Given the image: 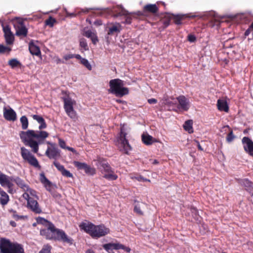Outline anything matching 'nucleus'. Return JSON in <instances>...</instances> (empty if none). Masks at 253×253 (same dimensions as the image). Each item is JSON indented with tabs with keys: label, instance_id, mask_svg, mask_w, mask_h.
<instances>
[{
	"label": "nucleus",
	"instance_id": "42",
	"mask_svg": "<svg viewBox=\"0 0 253 253\" xmlns=\"http://www.w3.org/2000/svg\"><path fill=\"white\" fill-rule=\"evenodd\" d=\"M186 17L191 18H196V17H198L199 18H203V15H202L200 14H199L197 12H195V13H190L187 14Z\"/></svg>",
	"mask_w": 253,
	"mask_h": 253
},
{
	"label": "nucleus",
	"instance_id": "19",
	"mask_svg": "<svg viewBox=\"0 0 253 253\" xmlns=\"http://www.w3.org/2000/svg\"><path fill=\"white\" fill-rule=\"evenodd\" d=\"M29 50L30 53L37 56H41V52L40 47L36 45L33 41L29 43Z\"/></svg>",
	"mask_w": 253,
	"mask_h": 253
},
{
	"label": "nucleus",
	"instance_id": "32",
	"mask_svg": "<svg viewBox=\"0 0 253 253\" xmlns=\"http://www.w3.org/2000/svg\"><path fill=\"white\" fill-rule=\"evenodd\" d=\"M8 65L12 68H14L21 65L20 62L16 59H11L8 61Z\"/></svg>",
	"mask_w": 253,
	"mask_h": 253
},
{
	"label": "nucleus",
	"instance_id": "22",
	"mask_svg": "<svg viewBox=\"0 0 253 253\" xmlns=\"http://www.w3.org/2000/svg\"><path fill=\"white\" fill-rule=\"evenodd\" d=\"M141 137L143 142L147 145H151L153 143L157 142L155 138L147 133H143Z\"/></svg>",
	"mask_w": 253,
	"mask_h": 253
},
{
	"label": "nucleus",
	"instance_id": "26",
	"mask_svg": "<svg viewBox=\"0 0 253 253\" xmlns=\"http://www.w3.org/2000/svg\"><path fill=\"white\" fill-rule=\"evenodd\" d=\"M0 202L1 205H5L9 201L8 195L3 190L0 189Z\"/></svg>",
	"mask_w": 253,
	"mask_h": 253
},
{
	"label": "nucleus",
	"instance_id": "58",
	"mask_svg": "<svg viewBox=\"0 0 253 253\" xmlns=\"http://www.w3.org/2000/svg\"><path fill=\"white\" fill-rule=\"evenodd\" d=\"M94 33L92 32L90 30H87L84 32V36L87 38H90Z\"/></svg>",
	"mask_w": 253,
	"mask_h": 253
},
{
	"label": "nucleus",
	"instance_id": "13",
	"mask_svg": "<svg viewBox=\"0 0 253 253\" xmlns=\"http://www.w3.org/2000/svg\"><path fill=\"white\" fill-rule=\"evenodd\" d=\"M107 36L106 39H108L109 36H113L115 34H118L122 30V26L119 23H111L108 25Z\"/></svg>",
	"mask_w": 253,
	"mask_h": 253
},
{
	"label": "nucleus",
	"instance_id": "15",
	"mask_svg": "<svg viewBox=\"0 0 253 253\" xmlns=\"http://www.w3.org/2000/svg\"><path fill=\"white\" fill-rule=\"evenodd\" d=\"M16 29V35L19 37H26L28 34V29L24 24L23 21L18 22L17 25H15Z\"/></svg>",
	"mask_w": 253,
	"mask_h": 253
},
{
	"label": "nucleus",
	"instance_id": "51",
	"mask_svg": "<svg viewBox=\"0 0 253 253\" xmlns=\"http://www.w3.org/2000/svg\"><path fill=\"white\" fill-rule=\"evenodd\" d=\"M90 39H91L92 43L94 44H96V43L98 42V39L97 36L94 33V34H93L92 35V36L90 38Z\"/></svg>",
	"mask_w": 253,
	"mask_h": 253
},
{
	"label": "nucleus",
	"instance_id": "44",
	"mask_svg": "<svg viewBox=\"0 0 253 253\" xmlns=\"http://www.w3.org/2000/svg\"><path fill=\"white\" fill-rule=\"evenodd\" d=\"M51 247L46 245L44 246L42 250L39 253H50Z\"/></svg>",
	"mask_w": 253,
	"mask_h": 253
},
{
	"label": "nucleus",
	"instance_id": "37",
	"mask_svg": "<svg viewBox=\"0 0 253 253\" xmlns=\"http://www.w3.org/2000/svg\"><path fill=\"white\" fill-rule=\"evenodd\" d=\"M84 171L86 174L90 175H93L96 173L95 169L90 167L88 165L86 167V168L85 169Z\"/></svg>",
	"mask_w": 253,
	"mask_h": 253
},
{
	"label": "nucleus",
	"instance_id": "6",
	"mask_svg": "<svg viewBox=\"0 0 253 253\" xmlns=\"http://www.w3.org/2000/svg\"><path fill=\"white\" fill-rule=\"evenodd\" d=\"M126 128L125 125H122L121 132L117 139V145L120 150L125 154H128L131 149L128 141L126 138Z\"/></svg>",
	"mask_w": 253,
	"mask_h": 253
},
{
	"label": "nucleus",
	"instance_id": "48",
	"mask_svg": "<svg viewBox=\"0 0 253 253\" xmlns=\"http://www.w3.org/2000/svg\"><path fill=\"white\" fill-rule=\"evenodd\" d=\"M131 178L133 179H135V180H137L138 181H143V182H144V181H149V182H150V180H148V179H147L146 178H144L143 177H142L141 176H137L132 177Z\"/></svg>",
	"mask_w": 253,
	"mask_h": 253
},
{
	"label": "nucleus",
	"instance_id": "18",
	"mask_svg": "<svg viewBox=\"0 0 253 253\" xmlns=\"http://www.w3.org/2000/svg\"><path fill=\"white\" fill-rule=\"evenodd\" d=\"M13 180L12 177L3 174L0 171V184L1 186H6L8 188H10L13 185L12 181H13Z\"/></svg>",
	"mask_w": 253,
	"mask_h": 253
},
{
	"label": "nucleus",
	"instance_id": "62",
	"mask_svg": "<svg viewBox=\"0 0 253 253\" xmlns=\"http://www.w3.org/2000/svg\"><path fill=\"white\" fill-rule=\"evenodd\" d=\"M56 64L64 63V62L60 59L59 57H56L55 59Z\"/></svg>",
	"mask_w": 253,
	"mask_h": 253
},
{
	"label": "nucleus",
	"instance_id": "20",
	"mask_svg": "<svg viewBox=\"0 0 253 253\" xmlns=\"http://www.w3.org/2000/svg\"><path fill=\"white\" fill-rule=\"evenodd\" d=\"M178 101L179 108L185 111H187L189 109V102L187 99L183 95L179 96L177 98Z\"/></svg>",
	"mask_w": 253,
	"mask_h": 253
},
{
	"label": "nucleus",
	"instance_id": "21",
	"mask_svg": "<svg viewBox=\"0 0 253 253\" xmlns=\"http://www.w3.org/2000/svg\"><path fill=\"white\" fill-rule=\"evenodd\" d=\"M218 109L220 111H228L229 107L227 100L225 98L219 99L217 102Z\"/></svg>",
	"mask_w": 253,
	"mask_h": 253
},
{
	"label": "nucleus",
	"instance_id": "38",
	"mask_svg": "<svg viewBox=\"0 0 253 253\" xmlns=\"http://www.w3.org/2000/svg\"><path fill=\"white\" fill-rule=\"evenodd\" d=\"M41 180L46 187L47 186L50 187L51 183L45 177L43 174H41Z\"/></svg>",
	"mask_w": 253,
	"mask_h": 253
},
{
	"label": "nucleus",
	"instance_id": "56",
	"mask_svg": "<svg viewBox=\"0 0 253 253\" xmlns=\"http://www.w3.org/2000/svg\"><path fill=\"white\" fill-rule=\"evenodd\" d=\"M59 145L61 148L63 149H66L67 148L66 146L65 142L61 139H59Z\"/></svg>",
	"mask_w": 253,
	"mask_h": 253
},
{
	"label": "nucleus",
	"instance_id": "57",
	"mask_svg": "<svg viewBox=\"0 0 253 253\" xmlns=\"http://www.w3.org/2000/svg\"><path fill=\"white\" fill-rule=\"evenodd\" d=\"M188 40L189 42H193L196 41V38L193 35H189L188 36Z\"/></svg>",
	"mask_w": 253,
	"mask_h": 253
},
{
	"label": "nucleus",
	"instance_id": "34",
	"mask_svg": "<svg viewBox=\"0 0 253 253\" xmlns=\"http://www.w3.org/2000/svg\"><path fill=\"white\" fill-rule=\"evenodd\" d=\"M74 165L80 169H84V170L86 168L87 165L84 163H81L78 161L74 162Z\"/></svg>",
	"mask_w": 253,
	"mask_h": 253
},
{
	"label": "nucleus",
	"instance_id": "35",
	"mask_svg": "<svg viewBox=\"0 0 253 253\" xmlns=\"http://www.w3.org/2000/svg\"><path fill=\"white\" fill-rule=\"evenodd\" d=\"M22 124V127L23 129H26L28 126V121L27 118L25 116H22L20 119Z\"/></svg>",
	"mask_w": 253,
	"mask_h": 253
},
{
	"label": "nucleus",
	"instance_id": "4",
	"mask_svg": "<svg viewBox=\"0 0 253 253\" xmlns=\"http://www.w3.org/2000/svg\"><path fill=\"white\" fill-rule=\"evenodd\" d=\"M123 81L119 79H112L109 82L108 91L116 96H123L128 94V89L123 86Z\"/></svg>",
	"mask_w": 253,
	"mask_h": 253
},
{
	"label": "nucleus",
	"instance_id": "53",
	"mask_svg": "<svg viewBox=\"0 0 253 253\" xmlns=\"http://www.w3.org/2000/svg\"><path fill=\"white\" fill-rule=\"evenodd\" d=\"M125 16L126 18L125 23L126 24H130L131 23L132 19L131 16L129 15V13L128 12V14Z\"/></svg>",
	"mask_w": 253,
	"mask_h": 253
},
{
	"label": "nucleus",
	"instance_id": "11",
	"mask_svg": "<svg viewBox=\"0 0 253 253\" xmlns=\"http://www.w3.org/2000/svg\"><path fill=\"white\" fill-rule=\"evenodd\" d=\"M159 11V7L156 4H147L143 7L142 11H138L137 15L138 16H146L147 13L156 14Z\"/></svg>",
	"mask_w": 253,
	"mask_h": 253
},
{
	"label": "nucleus",
	"instance_id": "43",
	"mask_svg": "<svg viewBox=\"0 0 253 253\" xmlns=\"http://www.w3.org/2000/svg\"><path fill=\"white\" fill-rule=\"evenodd\" d=\"M251 32H252V38L253 39V22L250 25L249 28L245 31L244 33L245 36L247 37L249 36Z\"/></svg>",
	"mask_w": 253,
	"mask_h": 253
},
{
	"label": "nucleus",
	"instance_id": "7",
	"mask_svg": "<svg viewBox=\"0 0 253 253\" xmlns=\"http://www.w3.org/2000/svg\"><path fill=\"white\" fill-rule=\"evenodd\" d=\"M28 198H24L27 201V207L36 213H41L42 209L37 202L38 197L36 191H34L33 195L28 194Z\"/></svg>",
	"mask_w": 253,
	"mask_h": 253
},
{
	"label": "nucleus",
	"instance_id": "28",
	"mask_svg": "<svg viewBox=\"0 0 253 253\" xmlns=\"http://www.w3.org/2000/svg\"><path fill=\"white\" fill-rule=\"evenodd\" d=\"M33 118L41 124V125L39 127L40 129L45 128L46 127V125L42 117L38 115H34Z\"/></svg>",
	"mask_w": 253,
	"mask_h": 253
},
{
	"label": "nucleus",
	"instance_id": "23",
	"mask_svg": "<svg viewBox=\"0 0 253 253\" xmlns=\"http://www.w3.org/2000/svg\"><path fill=\"white\" fill-rule=\"evenodd\" d=\"M112 12L114 13V17H118L120 16L126 15L128 14V11L121 6L114 7Z\"/></svg>",
	"mask_w": 253,
	"mask_h": 253
},
{
	"label": "nucleus",
	"instance_id": "49",
	"mask_svg": "<svg viewBox=\"0 0 253 253\" xmlns=\"http://www.w3.org/2000/svg\"><path fill=\"white\" fill-rule=\"evenodd\" d=\"M54 165L55 166V167L61 172H62V171L65 169L63 166L60 165L59 163L57 162H54Z\"/></svg>",
	"mask_w": 253,
	"mask_h": 253
},
{
	"label": "nucleus",
	"instance_id": "9",
	"mask_svg": "<svg viewBox=\"0 0 253 253\" xmlns=\"http://www.w3.org/2000/svg\"><path fill=\"white\" fill-rule=\"evenodd\" d=\"M21 154L23 159L27 161L30 165L35 167L39 166L36 158L25 148L23 147L21 148Z\"/></svg>",
	"mask_w": 253,
	"mask_h": 253
},
{
	"label": "nucleus",
	"instance_id": "17",
	"mask_svg": "<svg viewBox=\"0 0 253 253\" xmlns=\"http://www.w3.org/2000/svg\"><path fill=\"white\" fill-rule=\"evenodd\" d=\"M5 42L8 44H12L13 43L14 37L11 31L10 28L6 26L3 28Z\"/></svg>",
	"mask_w": 253,
	"mask_h": 253
},
{
	"label": "nucleus",
	"instance_id": "5",
	"mask_svg": "<svg viewBox=\"0 0 253 253\" xmlns=\"http://www.w3.org/2000/svg\"><path fill=\"white\" fill-rule=\"evenodd\" d=\"M0 248L2 253H24L21 245L12 243L9 240L1 239Z\"/></svg>",
	"mask_w": 253,
	"mask_h": 253
},
{
	"label": "nucleus",
	"instance_id": "2",
	"mask_svg": "<svg viewBox=\"0 0 253 253\" xmlns=\"http://www.w3.org/2000/svg\"><path fill=\"white\" fill-rule=\"evenodd\" d=\"M37 220L38 223L45 226L44 229L41 230V235L44 236L47 239H54L71 243V240L67 237L63 231L56 229L52 223L43 218L39 217Z\"/></svg>",
	"mask_w": 253,
	"mask_h": 253
},
{
	"label": "nucleus",
	"instance_id": "3",
	"mask_svg": "<svg viewBox=\"0 0 253 253\" xmlns=\"http://www.w3.org/2000/svg\"><path fill=\"white\" fill-rule=\"evenodd\" d=\"M81 229L89 234L92 238H100L110 233V229L103 224L95 225L91 223H83L80 225Z\"/></svg>",
	"mask_w": 253,
	"mask_h": 253
},
{
	"label": "nucleus",
	"instance_id": "25",
	"mask_svg": "<svg viewBox=\"0 0 253 253\" xmlns=\"http://www.w3.org/2000/svg\"><path fill=\"white\" fill-rule=\"evenodd\" d=\"M3 117L9 121H14L17 118L15 112H4Z\"/></svg>",
	"mask_w": 253,
	"mask_h": 253
},
{
	"label": "nucleus",
	"instance_id": "64",
	"mask_svg": "<svg viewBox=\"0 0 253 253\" xmlns=\"http://www.w3.org/2000/svg\"><path fill=\"white\" fill-rule=\"evenodd\" d=\"M94 24L96 26H100L102 24V21L100 20H97L94 21Z\"/></svg>",
	"mask_w": 253,
	"mask_h": 253
},
{
	"label": "nucleus",
	"instance_id": "14",
	"mask_svg": "<svg viewBox=\"0 0 253 253\" xmlns=\"http://www.w3.org/2000/svg\"><path fill=\"white\" fill-rule=\"evenodd\" d=\"M242 142L245 152L251 156L253 157V141L248 137H244L242 138Z\"/></svg>",
	"mask_w": 253,
	"mask_h": 253
},
{
	"label": "nucleus",
	"instance_id": "10",
	"mask_svg": "<svg viewBox=\"0 0 253 253\" xmlns=\"http://www.w3.org/2000/svg\"><path fill=\"white\" fill-rule=\"evenodd\" d=\"M13 181H15L17 185L24 191V193L23 194V198H28V197H29L28 194L33 195L34 190L30 188L23 180L19 177H16L14 179Z\"/></svg>",
	"mask_w": 253,
	"mask_h": 253
},
{
	"label": "nucleus",
	"instance_id": "46",
	"mask_svg": "<svg viewBox=\"0 0 253 253\" xmlns=\"http://www.w3.org/2000/svg\"><path fill=\"white\" fill-rule=\"evenodd\" d=\"M114 243H109L103 245V248L107 251L111 249H114Z\"/></svg>",
	"mask_w": 253,
	"mask_h": 253
},
{
	"label": "nucleus",
	"instance_id": "59",
	"mask_svg": "<svg viewBox=\"0 0 253 253\" xmlns=\"http://www.w3.org/2000/svg\"><path fill=\"white\" fill-rule=\"evenodd\" d=\"M123 245L119 243H114V250L122 249L123 248Z\"/></svg>",
	"mask_w": 253,
	"mask_h": 253
},
{
	"label": "nucleus",
	"instance_id": "36",
	"mask_svg": "<svg viewBox=\"0 0 253 253\" xmlns=\"http://www.w3.org/2000/svg\"><path fill=\"white\" fill-rule=\"evenodd\" d=\"M81 64L85 67L88 70L90 71L92 69V67L88 61L85 59H82V61H80Z\"/></svg>",
	"mask_w": 253,
	"mask_h": 253
},
{
	"label": "nucleus",
	"instance_id": "39",
	"mask_svg": "<svg viewBox=\"0 0 253 253\" xmlns=\"http://www.w3.org/2000/svg\"><path fill=\"white\" fill-rule=\"evenodd\" d=\"M56 22V20L50 16L45 21V24L46 25L49 26L50 27L53 26L54 24Z\"/></svg>",
	"mask_w": 253,
	"mask_h": 253
},
{
	"label": "nucleus",
	"instance_id": "63",
	"mask_svg": "<svg viewBox=\"0 0 253 253\" xmlns=\"http://www.w3.org/2000/svg\"><path fill=\"white\" fill-rule=\"evenodd\" d=\"M74 58H76V59L80 60V61H82V59L84 58L82 57V56L80 54H74Z\"/></svg>",
	"mask_w": 253,
	"mask_h": 253
},
{
	"label": "nucleus",
	"instance_id": "8",
	"mask_svg": "<svg viewBox=\"0 0 253 253\" xmlns=\"http://www.w3.org/2000/svg\"><path fill=\"white\" fill-rule=\"evenodd\" d=\"M171 19V15L166 13L161 16L160 20L157 23H151V24L152 26L157 25L159 31H162L169 25Z\"/></svg>",
	"mask_w": 253,
	"mask_h": 253
},
{
	"label": "nucleus",
	"instance_id": "27",
	"mask_svg": "<svg viewBox=\"0 0 253 253\" xmlns=\"http://www.w3.org/2000/svg\"><path fill=\"white\" fill-rule=\"evenodd\" d=\"M193 121L191 120L186 121L183 125V128L185 130L188 132L189 133L193 132V129L192 127Z\"/></svg>",
	"mask_w": 253,
	"mask_h": 253
},
{
	"label": "nucleus",
	"instance_id": "30",
	"mask_svg": "<svg viewBox=\"0 0 253 253\" xmlns=\"http://www.w3.org/2000/svg\"><path fill=\"white\" fill-rule=\"evenodd\" d=\"M145 205L143 203H137V204L134 207V211L139 215L143 214L142 209H143Z\"/></svg>",
	"mask_w": 253,
	"mask_h": 253
},
{
	"label": "nucleus",
	"instance_id": "1",
	"mask_svg": "<svg viewBox=\"0 0 253 253\" xmlns=\"http://www.w3.org/2000/svg\"><path fill=\"white\" fill-rule=\"evenodd\" d=\"M48 135V132L43 130H29L22 131L20 134L25 144L29 146L35 153L38 152L39 145L43 143Z\"/></svg>",
	"mask_w": 253,
	"mask_h": 253
},
{
	"label": "nucleus",
	"instance_id": "24",
	"mask_svg": "<svg viewBox=\"0 0 253 253\" xmlns=\"http://www.w3.org/2000/svg\"><path fill=\"white\" fill-rule=\"evenodd\" d=\"M64 103L65 111H73L74 101L70 97L67 96L64 98Z\"/></svg>",
	"mask_w": 253,
	"mask_h": 253
},
{
	"label": "nucleus",
	"instance_id": "52",
	"mask_svg": "<svg viewBox=\"0 0 253 253\" xmlns=\"http://www.w3.org/2000/svg\"><path fill=\"white\" fill-rule=\"evenodd\" d=\"M191 211H192V213L194 214V215H195V218L196 220L200 221L201 217L197 215V212H198L197 210L196 209L194 208V209H192Z\"/></svg>",
	"mask_w": 253,
	"mask_h": 253
},
{
	"label": "nucleus",
	"instance_id": "50",
	"mask_svg": "<svg viewBox=\"0 0 253 253\" xmlns=\"http://www.w3.org/2000/svg\"><path fill=\"white\" fill-rule=\"evenodd\" d=\"M62 174L65 176L68 177H72L73 174L70 173V172L65 169L61 172Z\"/></svg>",
	"mask_w": 253,
	"mask_h": 253
},
{
	"label": "nucleus",
	"instance_id": "47",
	"mask_svg": "<svg viewBox=\"0 0 253 253\" xmlns=\"http://www.w3.org/2000/svg\"><path fill=\"white\" fill-rule=\"evenodd\" d=\"M66 113L67 115L74 121L77 119L78 117L76 112H66Z\"/></svg>",
	"mask_w": 253,
	"mask_h": 253
},
{
	"label": "nucleus",
	"instance_id": "29",
	"mask_svg": "<svg viewBox=\"0 0 253 253\" xmlns=\"http://www.w3.org/2000/svg\"><path fill=\"white\" fill-rule=\"evenodd\" d=\"M103 177L109 180H114L118 178L117 175L114 173V172L112 169L109 172L106 173H105Z\"/></svg>",
	"mask_w": 253,
	"mask_h": 253
},
{
	"label": "nucleus",
	"instance_id": "33",
	"mask_svg": "<svg viewBox=\"0 0 253 253\" xmlns=\"http://www.w3.org/2000/svg\"><path fill=\"white\" fill-rule=\"evenodd\" d=\"M243 184L244 186L246 187L247 190L250 193L253 191V184L251 182H250L248 179H246L244 181Z\"/></svg>",
	"mask_w": 253,
	"mask_h": 253
},
{
	"label": "nucleus",
	"instance_id": "41",
	"mask_svg": "<svg viewBox=\"0 0 253 253\" xmlns=\"http://www.w3.org/2000/svg\"><path fill=\"white\" fill-rule=\"evenodd\" d=\"M11 49L7 46L0 44V53H4L5 52L9 53Z\"/></svg>",
	"mask_w": 253,
	"mask_h": 253
},
{
	"label": "nucleus",
	"instance_id": "45",
	"mask_svg": "<svg viewBox=\"0 0 253 253\" xmlns=\"http://www.w3.org/2000/svg\"><path fill=\"white\" fill-rule=\"evenodd\" d=\"M235 138L234 135L233 134V131L231 129L226 137V140L228 142H231Z\"/></svg>",
	"mask_w": 253,
	"mask_h": 253
},
{
	"label": "nucleus",
	"instance_id": "55",
	"mask_svg": "<svg viewBox=\"0 0 253 253\" xmlns=\"http://www.w3.org/2000/svg\"><path fill=\"white\" fill-rule=\"evenodd\" d=\"M74 58V54L70 53L65 54L63 56V59L65 60L66 61H68V60L70 59H72Z\"/></svg>",
	"mask_w": 253,
	"mask_h": 253
},
{
	"label": "nucleus",
	"instance_id": "54",
	"mask_svg": "<svg viewBox=\"0 0 253 253\" xmlns=\"http://www.w3.org/2000/svg\"><path fill=\"white\" fill-rule=\"evenodd\" d=\"M231 130L230 128L228 126H224L222 127V128L220 130L221 132L223 133V134L226 133L228 131H229Z\"/></svg>",
	"mask_w": 253,
	"mask_h": 253
},
{
	"label": "nucleus",
	"instance_id": "16",
	"mask_svg": "<svg viewBox=\"0 0 253 253\" xmlns=\"http://www.w3.org/2000/svg\"><path fill=\"white\" fill-rule=\"evenodd\" d=\"M94 161L96 162V165L97 167L101 166L102 168L101 171L103 175L105 173H106L112 169L109 164L103 158L97 157V159L94 160Z\"/></svg>",
	"mask_w": 253,
	"mask_h": 253
},
{
	"label": "nucleus",
	"instance_id": "61",
	"mask_svg": "<svg viewBox=\"0 0 253 253\" xmlns=\"http://www.w3.org/2000/svg\"><path fill=\"white\" fill-rule=\"evenodd\" d=\"M122 249L124 250V251L128 253L130 252L131 250L130 248L125 246L124 245H123V248H122Z\"/></svg>",
	"mask_w": 253,
	"mask_h": 253
},
{
	"label": "nucleus",
	"instance_id": "40",
	"mask_svg": "<svg viewBox=\"0 0 253 253\" xmlns=\"http://www.w3.org/2000/svg\"><path fill=\"white\" fill-rule=\"evenodd\" d=\"M80 45L84 50H87L88 49V47L87 46L86 41L85 39H84V38H82V39H80Z\"/></svg>",
	"mask_w": 253,
	"mask_h": 253
},
{
	"label": "nucleus",
	"instance_id": "12",
	"mask_svg": "<svg viewBox=\"0 0 253 253\" xmlns=\"http://www.w3.org/2000/svg\"><path fill=\"white\" fill-rule=\"evenodd\" d=\"M48 144L51 145V147H48L46 152L45 155L50 159H56L60 156V151L56 147L55 144L47 142Z\"/></svg>",
	"mask_w": 253,
	"mask_h": 253
},
{
	"label": "nucleus",
	"instance_id": "60",
	"mask_svg": "<svg viewBox=\"0 0 253 253\" xmlns=\"http://www.w3.org/2000/svg\"><path fill=\"white\" fill-rule=\"evenodd\" d=\"M148 102L150 104H154L157 103V100L155 98H150L148 100Z\"/></svg>",
	"mask_w": 253,
	"mask_h": 253
},
{
	"label": "nucleus",
	"instance_id": "31",
	"mask_svg": "<svg viewBox=\"0 0 253 253\" xmlns=\"http://www.w3.org/2000/svg\"><path fill=\"white\" fill-rule=\"evenodd\" d=\"M172 17H173L174 22L176 25H180L181 24V21L184 18V15H174L173 14H171Z\"/></svg>",
	"mask_w": 253,
	"mask_h": 253
}]
</instances>
